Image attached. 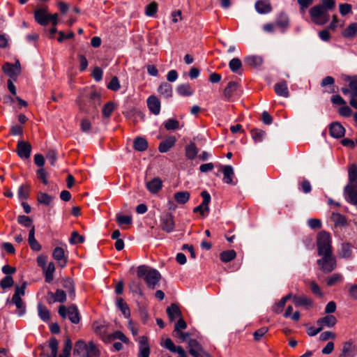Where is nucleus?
I'll return each instance as SVG.
<instances>
[{
    "label": "nucleus",
    "instance_id": "f257e3e1",
    "mask_svg": "<svg viewBox=\"0 0 357 357\" xmlns=\"http://www.w3.org/2000/svg\"><path fill=\"white\" fill-rule=\"evenodd\" d=\"M137 274L139 278H143L147 287L152 289L156 287L161 278L158 271L145 265L138 266Z\"/></svg>",
    "mask_w": 357,
    "mask_h": 357
},
{
    "label": "nucleus",
    "instance_id": "f03ea898",
    "mask_svg": "<svg viewBox=\"0 0 357 357\" xmlns=\"http://www.w3.org/2000/svg\"><path fill=\"white\" fill-rule=\"evenodd\" d=\"M317 245L318 255H322L324 253L332 252L331 237L329 233L321 231L317 234Z\"/></svg>",
    "mask_w": 357,
    "mask_h": 357
},
{
    "label": "nucleus",
    "instance_id": "7ed1b4c3",
    "mask_svg": "<svg viewBox=\"0 0 357 357\" xmlns=\"http://www.w3.org/2000/svg\"><path fill=\"white\" fill-rule=\"evenodd\" d=\"M25 287L26 283H24L20 287L16 286L15 294L13 296L11 301H10L9 298L7 299V303L11 302L16 306L19 316L23 315L25 312V305L22 300V297L24 295Z\"/></svg>",
    "mask_w": 357,
    "mask_h": 357
},
{
    "label": "nucleus",
    "instance_id": "20e7f679",
    "mask_svg": "<svg viewBox=\"0 0 357 357\" xmlns=\"http://www.w3.org/2000/svg\"><path fill=\"white\" fill-rule=\"evenodd\" d=\"M312 21L318 25H324L328 22L329 15L325 8L320 5L314 6L310 10Z\"/></svg>",
    "mask_w": 357,
    "mask_h": 357
},
{
    "label": "nucleus",
    "instance_id": "39448f33",
    "mask_svg": "<svg viewBox=\"0 0 357 357\" xmlns=\"http://www.w3.org/2000/svg\"><path fill=\"white\" fill-rule=\"evenodd\" d=\"M317 261L320 269L325 273L332 272L336 267V260L332 252L322 254Z\"/></svg>",
    "mask_w": 357,
    "mask_h": 357
},
{
    "label": "nucleus",
    "instance_id": "423d86ee",
    "mask_svg": "<svg viewBox=\"0 0 357 357\" xmlns=\"http://www.w3.org/2000/svg\"><path fill=\"white\" fill-rule=\"evenodd\" d=\"M342 79L348 82L351 91L349 103L351 107L357 109V75H342Z\"/></svg>",
    "mask_w": 357,
    "mask_h": 357
},
{
    "label": "nucleus",
    "instance_id": "0eeeda50",
    "mask_svg": "<svg viewBox=\"0 0 357 357\" xmlns=\"http://www.w3.org/2000/svg\"><path fill=\"white\" fill-rule=\"evenodd\" d=\"M59 314L63 318L68 317L73 324H78L80 320L78 310L75 305H71L68 307L61 305L59 308Z\"/></svg>",
    "mask_w": 357,
    "mask_h": 357
},
{
    "label": "nucleus",
    "instance_id": "6e6552de",
    "mask_svg": "<svg viewBox=\"0 0 357 357\" xmlns=\"http://www.w3.org/2000/svg\"><path fill=\"white\" fill-rule=\"evenodd\" d=\"M203 198L202 203L193 209L194 213H199L202 216H205L209 211L208 204L211 202V195L206 191H203L201 193Z\"/></svg>",
    "mask_w": 357,
    "mask_h": 357
},
{
    "label": "nucleus",
    "instance_id": "1a4fd4ad",
    "mask_svg": "<svg viewBox=\"0 0 357 357\" xmlns=\"http://www.w3.org/2000/svg\"><path fill=\"white\" fill-rule=\"evenodd\" d=\"M3 70L10 79L15 80L20 73V64L18 61L14 64L6 63L3 66Z\"/></svg>",
    "mask_w": 357,
    "mask_h": 357
},
{
    "label": "nucleus",
    "instance_id": "9d476101",
    "mask_svg": "<svg viewBox=\"0 0 357 357\" xmlns=\"http://www.w3.org/2000/svg\"><path fill=\"white\" fill-rule=\"evenodd\" d=\"M52 257L55 259L61 268H64L68 262V256L65 250L61 247H56L52 252Z\"/></svg>",
    "mask_w": 357,
    "mask_h": 357
},
{
    "label": "nucleus",
    "instance_id": "9b49d317",
    "mask_svg": "<svg viewBox=\"0 0 357 357\" xmlns=\"http://www.w3.org/2000/svg\"><path fill=\"white\" fill-rule=\"evenodd\" d=\"M31 145L25 141H19L17 146V155L22 159H27L31 155Z\"/></svg>",
    "mask_w": 357,
    "mask_h": 357
},
{
    "label": "nucleus",
    "instance_id": "f8f14e48",
    "mask_svg": "<svg viewBox=\"0 0 357 357\" xmlns=\"http://www.w3.org/2000/svg\"><path fill=\"white\" fill-rule=\"evenodd\" d=\"M139 357H149L150 346L146 336L139 337Z\"/></svg>",
    "mask_w": 357,
    "mask_h": 357
},
{
    "label": "nucleus",
    "instance_id": "ddd939ff",
    "mask_svg": "<svg viewBox=\"0 0 357 357\" xmlns=\"http://www.w3.org/2000/svg\"><path fill=\"white\" fill-rule=\"evenodd\" d=\"M175 227L174 218L171 214H166L161 218V227L162 230L169 233Z\"/></svg>",
    "mask_w": 357,
    "mask_h": 357
},
{
    "label": "nucleus",
    "instance_id": "4468645a",
    "mask_svg": "<svg viewBox=\"0 0 357 357\" xmlns=\"http://www.w3.org/2000/svg\"><path fill=\"white\" fill-rule=\"evenodd\" d=\"M336 323L337 319L332 314H328L317 321V325L322 327V329L324 328H332Z\"/></svg>",
    "mask_w": 357,
    "mask_h": 357
},
{
    "label": "nucleus",
    "instance_id": "2eb2a0df",
    "mask_svg": "<svg viewBox=\"0 0 357 357\" xmlns=\"http://www.w3.org/2000/svg\"><path fill=\"white\" fill-rule=\"evenodd\" d=\"M45 9H38L35 11L36 21L40 25L45 26L50 22V17Z\"/></svg>",
    "mask_w": 357,
    "mask_h": 357
},
{
    "label": "nucleus",
    "instance_id": "dca6fc26",
    "mask_svg": "<svg viewBox=\"0 0 357 357\" xmlns=\"http://www.w3.org/2000/svg\"><path fill=\"white\" fill-rule=\"evenodd\" d=\"M147 106L149 110L155 115H158L160 112V102L154 96L149 97L147 99Z\"/></svg>",
    "mask_w": 357,
    "mask_h": 357
},
{
    "label": "nucleus",
    "instance_id": "f3484780",
    "mask_svg": "<svg viewBox=\"0 0 357 357\" xmlns=\"http://www.w3.org/2000/svg\"><path fill=\"white\" fill-rule=\"evenodd\" d=\"M330 133L333 137L340 138L344 135L345 130L340 123L335 122L330 126Z\"/></svg>",
    "mask_w": 357,
    "mask_h": 357
},
{
    "label": "nucleus",
    "instance_id": "a211bd4d",
    "mask_svg": "<svg viewBox=\"0 0 357 357\" xmlns=\"http://www.w3.org/2000/svg\"><path fill=\"white\" fill-rule=\"evenodd\" d=\"M66 299V294L64 291L57 289L54 294L52 292L48 293V301L50 303L59 302L63 303Z\"/></svg>",
    "mask_w": 357,
    "mask_h": 357
},
{
    "label": "nucleus",
    "instance_id": "6ab92c4d",
    "mask_svg": "<svg viewBox=\"0 0 357 357\" xmlns=\"http://www.w3.org/2000/svg\"><path fill=\"white\" fill-rule=\"evenodd\" d=\"M222 172L224 174L223 181L227 184H234V172L233 167L231 165H225L222 168Z\"/></svg>",
    "mask_w": 357,
    "mask_h": 357
},
{
    "label": "nucleus",
    "instance_id": "aec40b11",
    "mask_svg": "<svg viewBox=\"0 0 357 357\" xmlns=\"http://www.w3.org/2000/svg\"><path fill=\"white\" fill-rule=\"evenodd\" d=\"M167 314L171 321H174L176 319H180L181 317V312L177 305L173 303L167 308Z\"/></svg>",
    "mask_w": 357,
    "mask_h": 357
},
{
    "label": "nucleus",
    "instance_id": "412c9836",
    "mask_svg": "<svg viewBox=\"0 0 357 357\" xmlns=\"http://www.w3.org/2000/svg\"><path fill=\"white\" fill-rule=\"evenodd\" d=\"M352 248L351 244L348 243H343L341 244L339 250V256L344 259H350L352 256Z\"/></svg>",
    "mask_w": 357,
    "mask_h": 357
},
{
    "label": "nucleus",
    "instance_id": "4be33fe9",
    "mask_svg": "<svg viewBox=\"0 0 357 357\" xmlns=\"http://www.w3.org/2000/svg\"><path fill=\"white\" fill-rule=\"evenodd\" d=\"M162 187V181L159 178H154L146 183V188L151 193H157Z\"/></svg>",
    "mask_w": 357,
    "mask_h": 357
},
{
    "label": "nucleus",
    "instance_id": "5701e85b",
    "mask_svg": "<svg viewBox=\"0 0 357 357\" xmlns=\"http://www.w3.org/2000/svg\"><path fill=\"white\" fill-rule=\"evenodd\" d=\"M176 139L175 137L170 136L165 140L160 142L159 145V151L160 153L167 152L175 144Z\"/></svg>",
    "mask_w": 357,
    "mask_h": 357
},
{
    "label": "nucleus",
    "instance_id": "b1692460",
    "mask_svg": "<svg viewBox=\"0 0 357 357\" xmlns=\"http://www.w3.org/2000/svg\"><path fill=\"white\" fill-rule=\"evenodd\" d=\"M28 243L33 251H39L41 249V245L35 238V227H32V228L29 230Z\"/></svg>",
    "mask_w": 357,
    "mask_h": 357
},
{
    "label": "nucleus",
    "instance_id": "393cba45",
    "mask_svg": "<svg viewBox=\"0 0 357 357\" xmlns=\"http://www.w3.org/2000/svg\"><path fill=\"white\" fill-rule=\"evenodd\" d=\"M292 301L294 305L298 306H311L312 304V301L305 296H296L291 294Z\"/></svg>",
    "mask_w": 357,
    "mask_h": 357
},
{
    "label": "nucleus",
    "instance_id": "a878e982",
    "mask_svg": "<svg viewBox=\"0 0 357 357\" xmlns=\"http://www.w3.org/2000/svg\"><path fill=\"white\" fill-rule=\"evenodd\" d=\"M244 61L247 65L255 68L259 67L263 63L262 57L257 55L248 56Z\"/></svg>",
    "mask_w": 357,
    "mask_h": 357
},
{
    "label": "nucleus",
    "instance_id": "bb28decb",
    "mask_svg": "<svg viewBox=\"0 0 357 357\" xmlns=\"http://www.w3.org/2000/svg\"><path fill=\"white\" fill-rule=\"evenodd\" d=\"M190 197V194L188 191H180L174 194V198L175 201L179 204H186Z\"/></svg>",
    "mask_w": 357,
    "mask_h": 357
},
{
    "label": "nucleus",
    "instance_id": "cd10ccee",
    "mask_svg": "<svg viewBox=\"0 0 357 357\" xmlns=\"http://www.w3.org/2000/svg\"><path fill=\"white\" fill-rule=\"evenodd\" d=\"M255 9L260 14H266L271 11V6L269 3L258 1L255 3Z\"/></svg>",
    "mask_w": 357,
    "mask_h": 357
},
{
    "label": "nucleus",
    "instance_id": "c85d7f7f",
    "mask_svg": "<svg viewBox=\"0 0 357 357\" xmlns=\"http://www.w3.org/2000/svg\"><path fill=\"white\" fill-rule=\"evenodd\" d=\"M275 91L277 95L287 98L289 96V90L287 84L285 82L278 83L275 85Z\"/></svg>",
    "mask_w": 357,
    "mask_h": 357
},
{
    "label": "nucleus",
    "instance_id": "c756f323",
    "mask_svg": "<svg viewBox=\"0 0 357 357\" xmlns=\"http://www.w3.org/2000/svg\"><path fill=\"white\" fill-rule=\"evenodd\" d=\"M117 307L121 311L126 318H128L130 315V309L122 298H117L116 300Z\"/></svg>",
    "mask_w": 357,
    "mask_h": 357
},
{
    "label": "nucleus",
    "instance_id": "7c9ffc66",
    "mask_svg": "<svg viewBox=\"0 0 357 357\" xmlns=\"http://www.w3.org/2000/svg\"><path fill=\"white\" fill-rule=\"evenodd\" d=\"M46 282H50L53 280V273L55 271V266L53 262H50L48 265L43 269Z\"/></svg>",
    "mask_w": 357,
    "mask_h": 357
},
{
    "label": "nucleus",
    "instance_id": "2f4dec72",
    "mask_svg": "<svg viewBox=\"0 0 357 357\" xmlns=\"http://www.w3.org/2000/svg\"><path fill=\"white\" fill-rule=\"evenodd\" d=\"M114 340H119L124 343L129 342L128 337L120 331H117L113 334L108 335L107 337H104L105 341H112Z\"/></svg>",
    "mask_w": 357,
    "mask_h": 357
},
{
    "label": "nucleus",
    "instance_id": "473e14b6",
    "mask_svg": "<svg viewBox=\"0 0 357 357\" xmlns=\"http://www.w3.org/2000/svg\"><path fill=\"white\" fill-rule=\"evenodd\" d=\"M158 92L165 98H169L172 95V87L168 83H162L158 88Z\"/></svg>",
    "mask_w": 357,
    "mask_h": 357
},
{
    "label": "nucleus",
    "instance_id": "72a5a7b5",
    "mask_svg": "<svg viewBox=\"0 0 357 357\" xmlns=\"http://www.w3.org/2000/svg\"><path fill=\"white\" fill-rule=\"evenodd\" d=\"M357 33V22L350 24L343 31L342 35L345 38H353Z\"/></svg>",
    "mask_w": 357,
    "mask_h": 357
},
{
    "label": "nucleus",
    "instance_id": "f704fd0d",
    "mask_svg": "<svg viewBox=\"0 0 357 357\" xmlns=\"http://www.w3.org/2000/svg\"><path fill=\"white\" fill-rule=\"evenodd\" d=\"M198 150L195 143H190L185 147V155L188 159H195Z\"/></svg>",
    "mask_w": 357,
    "mask_h": 357
},
{
    "label": "nucleus",
    "instance_id": "c9c22d12",
    "mask_svg": "<svg viewBox=\"0 0 357 357\" xmlns=\"http://www.w3.org/2000/svg\"><path fill=\"white\" fill-rule=\"evenodd\" d=\"M291 298V294H289L287 295L286 296H284L283 298H282L281 300L278 303H275L272 307L273 311L276 313H280L282 311L283 307H284L287 301H288Z\"/></svg>",
    "mask_w": 357,
    "mask_h": 357
},
{
    "label": "nucleus",
    "instance_id": "e433bc0d",
    "mask_svg": "<svg viewBox=\"0 0 357 357\" xmlns=\"http://www.w3.org/2000/svg\"><path fill=\"white\" fill-rule=\"evenodd\" d=\"M177 92L182 96H190L193 94V91L188 84L179 85L177 88Z\"/></svg>",
    "mask_w": 357,
    "mask_h": 357
},
{
    "label": "nucleus",
    "instance_id": "4c0bfd02",
    "mask_svg": "<svg viewBox=\"0 0 357 357\" xmlns=\"http://www.w3.org/2000/svg\"><path fill=\"white\" fill-rule=\"evenodd\" d=\"M59 342L56 338L52 337L49 341V348L50 349V354L47 355V357H57Z\"/></svg>",
    "mask_w": 357,
    "mask_h": 357
},
{
    "label": "nucleus",
    "instance_id": "58836bf2",
    "mask_svg": "<svg viewBox=\"0 0 357 357\" xmlns=\"http://www.w3.org/2000/svg\"><path fill=\"white\" fill-rule=\"evenodd\" d=\"M148 147L147 141L142 137H137L134 141V148L139 151H145Z\"/></svg>",
    "mask_w": 357,
    "mask_h": 357
},
{
    "label": "nucleus",
    "instance_id": "ea45409f",
    "mask_svg": "<svg viewBox=\"0 0 357 357\" xmlns=\"http://www.w3.org/2000/svg\"><path fill=\"white\" fill-rule=\"evenodd\" d=\"M331 220L334 222L335 227H341L346 225L345 218L338 213H333Z\"/></svg>",
    "mask_w": 357,
    "mask_h": 357
},
{
    "label": "nucleus",
    "instance_id": "a19ab883",
    "mask_svg": "<svg viewBox=\"0 0 357 357\" xmlns=\"http://www.w3.org/2000/svg\"><path fill=\"white\" fill-rule=\"evenodd\" d=\"M38 315L43 321H47L50 319V311L47 309L46 307L43 306L41 303L38 304Z\"/></svg>",
    "mask_w": 357,
    "mask_h": 357
},
{
    "label": "nucleus",
    "instance_id": "79ce46f5",
    "mask_svg": "<svg viewBox=\"0 0 357 357\" xmlns=\"http://www.w3.org/2000/svg\"><path fill=\"white\" fill-rule=\"evenodd\" d=\"M349 183L347 185H357V167L352 165L349 170Z\"/></svg>",
    "mask_w": 357,
    "mask_h": 357
},
{
    "label": "nucleus",
    "instance_id": "37998d69",
    "mask_svg": "<svg viewBox=\"0 0 357 357\" xmlns=\"http://www.w3.org/2000/svg\"><path fill=\"white\" fill-rule=\"evenodd\" d=\"M37 200L40 204L50 205L53 200V197L47 193L40 192L38 193Z\"/></svg>",
    "mask_w": 357,
    "mask_h": 357
},
{
    "label": "nucleus",
    "instance_id": "c03bdc74",
    "mask_svg": "<svg viewBox=\"0 0 357 357\" xmlns=\"http://www.w3.org/2000/svg\"><path fill=\"white\" fill-rule=\"evenodd\" d=\"M99 355V351L92 343H90L82 357H97Z\"/></svg>",
    "mask_w": 357,
    "mask_h": 357
},
{
    "label": "nucleus",
    "instance_id": "a18cd8bd",
    "mask_svg": "<svg viewBox=\"0 0 357 357\" xmlns=\"http://www.w3.org/2000/svg\"><path fill=\"white\" fill-rule=\"evenodd\" d=\"M238 84L234 82H230L224 90V95L227 98H229L237 89Z\"/></svg>",
    "mask_w": 357,
    "mask_h": 357
},
{
    "label": "nucleus",
    "instance_id": "49530a36",
    "mask_svg": "<svg viewBox=\"0 0 357 357\" xmlns=\"http://www.w3.org/2000/svg\"><path fill=\"white\" fill-rule=\"evenodd\" d=\"M236 252L234 250L224 251L220 254V259L223 262H229L236 257Z\"/></svg>",
    "mask_w": 357,
    "mask_h": 357
},
{
    "label": "nucleus",
    "instance_id": "de8ad7c7",
    "mask_svg": "<svg viewBox=\"0 0 357 357\" xmlns=\"http://www.w3.org/2000/svg\"><path fill=\"white\" fill-rule=\"evenodd\" d=\"M158 11V3L152 1L145 8V15L148 17H153Z\"/></svg>",
    "mask_w": 357,
    "mask_h": 357
},
{
    "label": "nucleus",
    "instance_id": "09e8293b",
    "mask_svg": "<svg viewBox=\"0 0 357 357\" xmlns=\"http://www.w3.org/2000/svg\"><path fill=\"white\" fill-rule=\"evenodd\" d=\"M165 128L167 130H176L180 128L179 122L174 119H169L164 123Z\"/></svg>",
    "mask_w": 357,
    "mask_h": 357
},
{
    "label": "nucleus",
    "instance_id": "8fccbe9b",
    "mask_svg": "<svg viewBox=\"0 0 357 357\" xmlns=\"http://www.w3.org/2000/svg\"><path fill=\"white\" fill-rule=\"evenodd\" d=\"M116 222L120 226H123L124 225H130L132 222V219L130 215H123L121 214H117Z\"/></svg>",
    "mask_w": 357,
    "mask_h": 357
},
{
    "label": "nucleus",
    "instance_id": "3c124183",
    "mask_svg": "<svg viewBox=\"0 0 357 357\" xmlns=\"http://www.w3.org/2000/svg\"><path fill=\"white\" fill-rule=\"evenodd\" d=\"M17 222L25 227H30L31 229L32 227H34L31 219L26 215H19L17 217Z\"/></svg>",
    "mask_w": 357,
    "mask_h": 357
},
{
    "label": "nucleus",
    "instance_id": "603ef678",
    "mask_svg": "<svg viewBox=\"0 0 357 357\" xmlns=\"http://www.w3.org/2000/svg\"><path fill=\"white\" fill-rule=\"evenodd\" d=\"M252 137L255 142H260L265 137V132L259 129H253L251 131Z\"/></svg>",
    "mask_w": 357,
    "mask_h": 357
},
{
    "label": "nucleus",
    "instance_id": "864d4df0",
    "mask_svg": "<svg viewBox=\"0 0 357 357\" xmlns=\"http://www.w3.org/2000/svg\"><path fill=\"white\" fill-rule=\"evenodd\" d=\"M229 66L232 72L236 73L242 66L241 61L238 58H234L229 61Z\"/></svg>",
    "mask_w": 357,
    "mask_h": 357
},
{
    "label": "nucleus",
    "instance_id": "5fc2aeb1",
    "mask_svg": "<svg viewBox=\"0 0 357 357\" xmlns=\"http://www.w3.org/2000/svg\"><path fill=\"white\" fill-rule=\"evenodd\" d=\"M276 24L278 26L285 28L289 25V19L287 15L280 14L276 20Z\"/></svg>",
    "mask_w": 357,
    "mask_h": 357
},
{
    "label": "nucleus",
    "instance_id": "6e6d98bb",
    "mask_svg": "<svg viewBox=\"0 0 357 357\" xmlns=\"http://www.w3.org/2000/svg\"><path fill=\"white\" fill-rule=\"evenodd\" d=\"M63 287L66 289L67 292L70 294H74L75 288L74 283L72 279L66 278L63 280Z\"/></svg>",
    "mask_w": 357,
    "mask_h": 357
},
{
    "label": "nucleus",
    "instance_id": "4d7b16f0",
    "mask_svg": "<svg viewBox=\"0 0 357 357\" xmlns=\"http://www.w3.org/2000/svg\"><path fill=\"white\" fill-rule=\"evenodd\" d=\"M14 281L11 276L6 275L0 281V287L6 289L7 288H10L13 285Z\"/></svg>",
    "mask_w": 357,
    "mask_h": 357
},
{
    "label": "nucleus",
    "instance_id": "13d9d810",
    "mask_svg": "<svg viewBox=\"0 0 357 357\" xmlns=\"http://www.w3.org/2000/svg\"><path fill=\"white\" fill-rule=\"evenodd\" d=\"M342 275L340 273H334L327 280V284L328 286H333L342 280Z\"/></svg>",
    "mask_w": 357,
    "mask_h": 357
},
{
    "label": "nucleus",
    "instance_id": "bf43d9fd",
    "mask_svg": "<svg viewBox=\"0 0 357 357\" xmlns=\"http://www.w3.org/2000/svg\"><path fill=\"white\" fill-rule=\"evenodd\" d=\"M29 186L28 185H22L18 189V197L20 199H26L29 197Z\"/></svg>",
    "mask_w": 357,
    "mask_h": 357
},
{
    "label": "nucleus",
    "instance_id": "052dcab7",
    "mask_svg": "<svg viewBox=\"0 0 357 357\" xmlns=\"http://www.w3.org/2000/svg\"><path fill=\"white\" fill-rule=\"evenodd\" d=\"M161 345L166 349H169V351L172 352H176L178 349V347H176L172 342V340L169 338H167L162 344Z\"/></svg>",
    "mask_w": 357,
    "mask_h": 357
},
{
    "label": "nucleus",
    "instance_id": "680f3d73",
    "mask_svg": "<svg viewBox=\"0 0 357 357\" xmlns=\"http://www.w3.org/2000/svg\"><path fill=\"white\" fill-rule=\"evenodd\" d=\"M88 346L82 341H79L76 343L75 346L74 352L77 353L78 354H82V356L85 354L86 350Z\"/></svg>",
    "mask_w": 357,
    "mask_h": 357
},
{
    "label": "nucleus",
    "instance_id": "e2e57ef3",
    "mask_svg": "<svg viewBox=\"0 0 357 357\" xmlns=\"http://www.w3.org/2000/svg\"><path fill=\"white\" fill-rule=\"evenodd\" d=\"M114 109V105L112 102L107 103L102 108V114L105 117H109Z\"/></svg>",
    "mask_w": 357,
    "mask_h": 357
},
{
    "label": "nucleus",
    "instance_id": "0e129e2a",
    "mask_svg": "<svg viewBox=\"0 0 357 357\" xmlns=\"http://www.w3.org/2000/svg\"><path fill=\"white\" fill-rule=\"evenodd\" d=\"M84 241V238L82 236H80L76 231H74L71 234V237L70 238V242L72 244L82 243Z\"/></svg>",
    "mask_w": 357,
    "mask_h": 357
},
{
    "label": "nucleus",
    "instance_id": "69168bd1",
    "mask_svg": "<svg viewBox=\"0 0 357 357\" xmlns=\"http://www.w3.org/2000/svg\"><path fill=\"white\" fill-rule=\"evenodd\" d=\"M107 88L112 91H118L120 89V84L116 77H114L107 84Z\"/></svg>",
    "mask_w": 357,
    "mask_h": 357
},
{
    "label": "nucleus",
    "instance_id": "338daca9",
    "mask_svg": "<svg viewBox=\"0 0 357 357\" xmlns=\"http://www.w3.org/2000/svg\"><path fill=\"white\" fill-rule=\"evenodd\" d=\"M186 327L187 324L185 321L183 320L182 317H180V319L175 324L174 333L181 331V330L185 329Z\"/></svg>",
    "mask_w": 357,
    "mask_h": 357
},
{
    "label": "nucleus",
    "instance_id": "774afa93",
    "mask_svg": "<svg viewBox=\"0 0 357 357\" xmlns=\"http://www.w3.org/2000/svg\"><path fill=\"white\" fill-rule=\"evenodd\" d=\"M340 114L343 116H350L352 113L351 109L346 105H343L339 109Z\"/></svg>",
    "mask_w": 357,
    "mask_h": 357
}]
</instances>
